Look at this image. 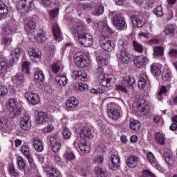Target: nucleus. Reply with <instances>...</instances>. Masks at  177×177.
Returning <instances> with one entry per match:
<instances>
[{"instance_id":"f257e3e1","label":"nucleus","mask_w":177,"mask_h":177,"mask_svg":"<svg viewBox=\"0 0 177 177\" xmlns=\"http://www.w3.org/2000/svg\"><path fill=\"white\" fill-rule=\"evenodd\" d=\"M73 32L75 35V37L77 38V41L80 45L83 46H88L86 44V25L84 23H80L77 25L73 26Z\"/></svg>"},{"instance_id":"f03ea898","label":"nucleus","mask_w":177,"mask_h":177,"mask_svg":"<svg viewBox=\"0 0 177 177\" xmlns=\"http://www.w3.org/2000/svg\"><path fill=\"white\" fill-rule=\"evenodd\" d=\"M118 48L120 49V57L124 64H128L132 60V55L127 52L128 43L122 40L118 42Z\"/></svg>"},{"instance_id":"7ed1b4c3","label":"nucleus","mask_w":177,"mask_h":177,"mask_svg":"<svg viewBox=\"0 0 177 177\" xmlns=\"http://www.w3.org/2000/svg\"><path fill=\"white\" fill-rule=\"evenodd\" d=\"M124 81L122 84L116 85L115 89L116 91H119L120 92H123L124 93H128V90L127 88L133 87V84H135V78L131 76H127L124 77Z\"/></svg>"},{"instance_id":"20e7f679","label":"nucleus","mask_w":177,"mask_h":177,"mask_svg":"<svg viewBox=\"0 0 177 177\" xmlns=\"http://www.w3.org/2000/svg\"><path fill=\"white\" fill-rule=\"evenodd\" d=\"M75 63L77 67L84 68L89 63V57L88 55L82 53H77L75 55Z\"/></svg>"},{"instance_id":"39448f33","label":"nucleus","mask_w":177,"mask_h":177,"mask_svg":"<svg viewBox=\"0 0 177 177\" xmlns=\"http://www.w3.org/2000/svg\"><path fill=\"white\" fill-rule=\"evenodd\" d=\"M13 64H15V58L11 59L10 62H8L5 58H0V75H5Z\"/></svg>"},{"instance_id":"423d86ee","label":"nucleus","mask_w":177,"mask_h":177,"mask_svg":"<svg viewBox=\"0 0 177 177\" xmlns=\"http://www.w3.org/2000/svg\"><path fill=\"white\" fill-rule=\"evenodd\" d=\"M49 140L53 151H54V153H57V151L60 150V147H62V140H60V137L57 135L53 134L50 136Z\"/></svg>"},{"instance_id":"0eeeda50","label":"nucleus","mask_w":177,"mask_h":177,"mask_svg":"<svg viewBox=\"0 0 177 177\" xmlns=\"http://www.w3.org/2000/svg\"><path fill=\"white\" fill-rule=\"evenodd\" d=\"M100 46L106 52H111V50L114 48V44L111 41L109 37L104 36L101 37L100 39Z\"/></svg>"},{"instance_id":"6e6552de","label":"nucleus","mask_w":177,"mask_h":177,"mask_svg":"<svg viewBox=\"0 0 177 177\" xmlns=\"http://www.w3.org/2000/svg\"><path fill=\"white\" fill-rule=\"evenodd\" d=\"M113 23L118 30H122L127 28V22H125V19L122 15H115Z\"/></svg>"},{"instance_id":"1a4fd4ad","label":"nucleus","mask_w":177,"mask_h":177,"mask_svg":"<svg viewBox=\"0 0 177 177\" xmlns=\"http://www.w3.org/2000/svg\"><path fill=\"white\" fill-rule=\"evenodd\" d=\"M20 127L24 131H28L31 128V120L27 114H24L21 116Z\"/></svg>"},{"instance_id":"9d476101","label":"nucleus","mask_w":177,"mask_h":177,"mask_svg":"<svg viewBox=\"0 0 177 177\" xmlns=\"http://www.w3.org/2000/svg\"><path fill=\"white\" fill-rule=\"evenodd\" d=\"M98 81L102 86L110 88L111 86V76L107 74L100 75L98 76Z\"/></svg>"},{"instance_id":"9b49d317","label":"nucleus","mask_w":177,"mask_h":177,"mask_svg":"<svg viewBox=\"0 0 177 177\" xmlns=\"http://www.w3.org/2000/svg\"><path fill=\"white\" fill-rule=\"evenodd\" d=\"M131 20L133 27H138L140 28V27H143V26H145V19L141 16L132 15L131 17Z\"/></svg>"},{"instance_id":"f8f14e48","label":"nucleus","mask_w":177,"mask_h":177,"mask_svg":"<svg viewBox=\"0 0 177 177\" xmlns=\"http://www.w3.org/2000/svg\"><path fill=\"white\" fill-rule=\"evenodd\" d=\"M17 9L19 13H28L30 7L27 6V0H19L17 3Z\"/></svg>"},{"instance_id":"ddd939ff","label":"nucleus","mask_w":177,"mask_h":177,"mask_svg":"<svg viewBox=\"0 0 177 177\" xmlns=\"http://www.w3.org/2000/svg\"><path fill=\"white\" fill-rule=\"evenodd\" d=\"M120 162H121V160L117 155H111L109 163V168L112 169V171H114L115 168H119Z\"/></svg>"},{"instance_id":"4468645a","label":"nucleus","mask_w":177,"mask_h":177,"mask_svg":"<svg viewBox=\"0 0 177 177\" xmlns=\"http://www.w3.org/2000/svg\"><path fill=\"white\" fill-rule=\"evenodd\" d=\"M135 106L137 107L139 111L142 113H149V105L146 104V102L143 99H140L137 102L135 103Z\"/></svg>"},{"instance_id":"2eb2a0df","label":"nucleus","mask_w":177,"mask_h":177,"mask_svg":"<svg viewBox=\"0 0 177 177\" xmlns=\"http://www.w3.org/2000/svg\"><path fill=\"white\" fill-rule=\"evenodd\" d=\"M149 62V59L145 55H140L135 58L134 59V64L136 66V67H138V68H140V67H143V66L146 65V63Z\"/></svg>"},{"instance_id":"dca6fc26","label":"nucleus","mask_w":177,"mask_h":177,"mask_svg":"<svg viewBox=\"0 0 177 177\" xmlns=\"http://www.w3.org/2000/svg\"><path fill=\"white\" fill-rule=\"evenodd\" d=\"M25 97L31 104H38L39 103V96L37 94L28 93L25 94Z\"/></svg>"},{"instance_id":"f3484780","label":"nucleus","mask_w":177,"mask_h":177,"mask_svg":"<svg viewBox=\"0 0 177 177\" xmlns=\"http://www.w3.org/2000/svg\"><path fill=\"white\" fill-rule=\"evenodd\" d=\"M47 121H49L48 114L45 112H39L36 118L35 124L40 125V124H44V122H47Z\"/></svg>"},{"instance_id":"a211bd4d","label":"nucleus","mask_w":177,"mask_h":177,"mask_svg":"<svg viewBox=\"0 0 177 177\" xmlns=\"http://www.w3.org/2000/svg\"><path fill=\"white\" fill-rule=\"evenodd\" d=\"M138 162H139V158H138V156L131 155L129 157L127 164L130 168H136V167L138 165Z\"/></svg>"},{"instance_id":"6ab92c4d","label":"nucleus","mask_w":177,"mask_h":177,"mask_svg":"<svg viewBox=\"0 0 177 177\" xmlns=\"http://www.w3.org/2000/svg\"><path fill=\"white\" fill-rule=\"evenodd\" d=\"M5 129L6 131H10L13 129V126L6 119L0 120V130Z\"/></svg>"},{"instance_id":"aec40b11","label":"nucleus","mask_w":177,"mask_h":177,"mask_svg":"<svg viewBox=\"0 0 177 177\" xmlns=\"http://www.w3.org/2000/svg\"><path fill=\"white\" fill-rule=\"evenodd\" d=\"M55 81L59 86H66L67 85V77L63 74L57 75Z\"/></svg>"},{"instance_id":"412c9836","label":"nucleus","mask_w":177,"mask_h":177,"mask_svg":"<svg viewBox=\"0 0 177 177\" xmlns=\"http://www.w3.org/2000/svg\"><path fill=\"white\" fill-rule=\"evenodd\" d=\"M108 115L112 120H117L121 117V112L118 109H111L108 111Z\"/></svg>"},{"instance_id":"4be33fe9","label":"nucleus","mask_w":177,"mask_h":177,"mask_svg":"<svg viewBox=\"0 0 177 177\" xmlns=\"http://www.w3.org/2000/svg\"><path fill=\"white\" fill-rule=\"evenodd\" d=\"M164 158L169 165H174V158H172V152L169 149H166L164 151Z\"/></svg>"},{"instance_id":"5701e85b","label":"nucleus","mask_w":177,"mask_h":177,"mask_svg":"<svg viewBox=\"0 0 177 177\" xmlns=\"http://www.w3.org/2000/svg\"><path fill=\"white\" fill-rule=\"evenodd\" d=\"M73 75H75V78L77 77L80 78L81 81H88V77L84 71H73Z\"/></svg>"},{"instance_id":"b1692460","label":"nucleus","mask_w":177,"mask_h":177,"mask_svg":"<svg viewBox=\"0 0 177 177\" xmlns=\"http://www.w3.org/2000/svg\"><path fill=\"white\" fill-rule=\"evenodd\" d=\"M66 106L68 109H75V107L78 106V100L74 97H71L66 101Z\"/></svg>"},{"instance_id":"393cba45","label":"nucleus","mask_w":177,"mask_h":177,"mask_svg":"<svg viewBox=\"0 0 177 177\" xmlns=\"http://www.w3.org/2000/svg\"><path fill=\"white\" fill-rule=\"evenodd\" d=\"M46 172L48 177H59L60 176V172L53 167H47L46 169Z\"/></svg>"},{"instance_id":"a878e982","label":"nucleus","mask_w":177,"mask_h":177,"mask_svg":"<svg viewBox=\"0 0 177 177\" xmlns=\"http://www.w3.org/2000/svg\"><path fill=\"white\" fill-rule=\"evenodd\" d=\"M176 30V28H175V26L173 24H169L165 26L164 32L165 35H169L170 37H172V35H175Z\"/></svg>"},{"instance_id":"bb28decb","label":"nucleus","mask_w":177,"mask_h":177,"mask_svg":"<svg viewBox=\"0 0 177 177\" xmlns=\"http://www.w3.org/2000/svg\"><path fill=\"white\" fill-rule=\"evenodd\" d=\"M53 34L55 39H60V37H62V31L57 24H54L53 26Z\"/></svg>"},{"instance_id":"cd10ccee","label":"nucleus","mask_w":177,"mask_h":177,"mask_svg":"<svg viewBox=\"0 0 177 177\" xmlns=\"http://www.w3.org/2000/svg\"><path fill=\"white\" fill-rule=\"evenodd\" d=\"M29 55L30 56L33 62H38L39 60V56H41V53L39 51L37 52V50L34 48H31L28 51Z\"/></svg>"},{"instance_id":"c85d7f7f","label":"nucleus","mask_w":177,"mask_h":177,"mask_svg":"<svg viewBox=\"0 0 177 177\" xmlns=\"http://www.w3.org/2000/svg\"><path fill=\"white\" fill-rule=\"evenodd\" d=\"M129 127L132 131H135L136 132L140 129V122L138 120L131 119L129 122Z\"/></svg>"},{"instance_id":"c756f323","label":"nucleus","mask_w":177,"mask_h":177,"mask_svg":"<svg viewBox=\"0 0 177 177\" xmlns=\"http://www.w3.org/2000/svg\"><path fill=\"white\" fill-rule=\"evenodd\" d=\"M35 38L37 42H42V43L46 42L48 39V38H46V33L44 30H39L37 32V36L35 37Z\"/></svg>"},{"instance_id":"7c9ffc66","label":"nucleus","mask_w":177,"mask_h":177,"mask_svg":"<svg viewBox=\"0 0 177 177\" xmlns=\"http://www.w3.org/2000/svg\"><path fill=\"white\" fill-rule=\"evenodd\" d=\"M12 81L14 84H16V85H21V84L24 82V76H23V74L21 73L15 75L12 77Z\"/></svg>"},{"instance_id":"2f4dec72","label":"nucleus","mask_w":177,"mask_h":177,"mask_svg":"<svg viewBox=\"0 0 177 177\" xmlns=\"http://www.w3.org/2000/svg\"><path fill=\"white\" fill-rule=\"evenodd\" d=\"M94 172L96 174L97 177H107L109 176V172L107 171L102 169L100 167H95Z\"/></svg>"},{"instance_id":"473e14b6","label":"nucleus","mask_w":177,"mask_h":177,"mask_svg":"<svg viewBox=\"0 0 177 177\" xmlns=\"http://www.w3.org/2000/svg\"><path fill=\"white\" fill-rule=\"evenodd\" d=\"M147 82H149V80L147 79V76L146 75H143L140 77V80L138 81V86L140 89H143L145 86L147 84Z\"/></svg>"},{"instance_id":"72a5a7b5","label":"nucleus","mask_w":177,"mask_h":177,"mask_svg":"<svg viewBox=\"0 0 177 177\" xmlns=\"http://www.w3.org/2000/svg\"><path fill=\"white\" fill-rule=\"evenodd\" d=\"M80 138L88 142L89 140V129L84 127L80 131Z\"/></svg>"},{"instance_id":"f704fd0d","label":"nucleus","mask_w":177,"mask_h":177,"mask_svg":"<svg viewBox=\"0 0 177 177\" xmlns=\"http://www.w3.org/2000/svg\"><path fill=\"white\" fill-rule=\"evenodd\" d=\"M15 32V28L10 25H7L3 28V33L5 35L12 37Z\"/></svg>"},{"instance_id":"c9c22d12","label":"nucleus","mask_w":177,"mask_h":177,"mask_svg":"<svg viewBox=\"0 0 177 177\" xmlns=\"http://www.w3.org/2000/svg\"><path fill=\"white\" fill-rule=\"evenodd\" d=\"M8 16V6L4 3H0V17L3 19Z\"/></svg>"},{"instance_id":"e433bc0d","label":"nucleus","mask_w":177,"mask_h":177,"mask_svg":"<svg viewBox=\"0 0 177 177\" xmlns=\"http://www.w3.org/2000/svg\"><path fill=\"white\" fill-rule=\"evenodd\" d=\"M93 6H95V10L93 12L95 16H100V15H103V12H104V8H103V6L97 5L96 3H94Z\"/></svg>"},{"instance_id":"4c0bfd02","label":"nucleus","mask_w":177,"mask_h":177,"mask_svg":"<svg viewBox=\"0 0 177 177\" xmlns=\"http://www.w3.org/2000/svg\"><path fill=\"white\" fill-rule=\"evenodd\" d=\"M33 146L35 151H38L39 153L44 150V146H42V142H41L39 140H35Z\"/></svg>"},{"instance_id":"58836bf2","label":"nucleus","mask_w":177,"mask_h":177,"mask_svg":"<svg viewBox=\"0 0 177 177\" xmlns=\"http://www.w3.org/2000/svg\"><path fill=\"white\" fill-rule=\"evenodd\" d=\"M36 27L35 21L30 20L28 22V24L25 26V30L26 32H30V31H32Z\"/></svg>"},{"instance_id":"ea45409f","label":"nucleus","mask_w":177,"mask_h":177,"mask_svg":"<svg viewBox=\"0 0 177 177\" xmlns=\"http://www.w3.org/2000/svg\"><path fill=\"white\" fill-rule=\"evenodd\" d=\"M151 71L153 75H160V74H161V70L160 69L157 64H151Z\"/></svg>"},{"instance_id":"a19ab883","label":"nucleus","mask_w":177,"mask_h":177,"mask_svg":"<svg viewBox=\"0 0 177 177\" xmlns=\"http://www.w3.org/2000/svg\"><path fill=\"white\" fill-rule=\"evenodd\" d=\"M35 80L38 81V82H43L44 80H45L44 73L41 71H37L35 74Z\"/></svg>"},{"instance_id":"79ce46f5","label":"nucleus","mask_w":177,"mask_h":177,"mask_svg":"<svg viewBox=\"0 0 177 177\" xmlns=\"http://www.w3.org/2000/svg\"><path fill=\"white\" fill-rule=\"evenodd\" d=\"M153 55L154 56H162L164 55V48L161 46H156L153 48Z\"/></svg>"},{"instance_id":"37998d69","label":"nucleus","mask_w":177,"mask_h":177,"mask_svg":"<svg viewBox=\"0 0 177 177\" xmlns=\"http://www.w3.org/2000/svg\"><path fill=\"white\" fill-rule=\"evenodd\" d=\"M79 148L81 151H82V153H85V154H88V153H89V146L86 142L80 144Z\"/></svg>"},{"instance_id":"c03bdc74","label":"nucleus","mask_w":177,"mask_h":177,"mask_svg":"<svg viewBox=\"0 0 177 177\" xmlns=\"http://www.w3.org/2000/svg\"><path fill=\"white\" fill-rule=\"evenodd\" d=\"M155 138L159 145H161L162 146L165 145V138H164V136H162V134L157 133Z\"/></svg>"},{"instance_id":"a18cd8bd","label":"nucleus","mask_w":177,"mask_h":177,"mask_svg":"<svg viewBox=\"0 0 177 177\" xmlns=\"http://www.w3.org/2000/svg\"><path fill=\"white\" fill-rule=\"evenodd\" d=\"M162 80H163V81H169V80H171L170 71L168 69H165L162 71Z\"/></svg>"},{"instance_id":"49530a36","label":"nucleus","mask_w":177,"mask_h":177,"mask_svg":"<svg viewBox=\"0 0 177 177\" xmlns=\"http://www.w3.org/2000/svg\"><path fill=\"white\" fill-rule=\"evenodd\" d=\"M133 46L134 48V50H136V52H138L139 53H142V52H143V46H142V44H139V42L133 41Z\"/></svg>"},{"instance_id":"de8ad7c7","label":"nucleus","mask_w":177,"mask_h":177,"mask_svg":"<svg viewBox=\"0 0 177 177\" xmlns=\"http://www.w3.org/2000/svg\"><path fill=\"white\" fill-rule=\"evenodd\" d=\"M97 62L100 66H107L109 64V59L103 58L102 56L97 57Z\"/></svg>"},{"instance_id":"09e8293b","label":"nucleus","mask_w":177,"mask_h":177,"mask_svg":"<svg viewBox=\"0 0 177 177\" xmlns=\"http://www.w3.org/2000/svg\"><path fill=\"white\" fill-rule=\"evenodd\" d=\"M31 64L29 62H25L22 64V71L26 73V74H30V67Z\"/></svg>"},{"instance_id":"8fccbe9b","label":"nucleus","mask_w":177,"mask_h":177,"mask_svg":"<svg viewBox=\"0 0 177 177\" xmlns=\"http://www.w3.org/2000/svg\"><path fill=\"white\" fill-rule=\"evenodd\" d=\"M153 13L158 17H162V16H164V12H162V7L161 6H157V8L154 9Z\"/></svg>"},{"instance_id":"3c124183","label":"nucleus","mask_w":177,"mask_h":177,"mask_svg":"<svg viewBox=\"0 0 177 177\" xmlns=\"http://www.w3.org/2000/svg\"><path fill=\"white\" fill-rule=\"evenodd\" d=\"M9 172H10V175H11V176L16 177L19 175V172L15 168V165H13V164H10Z\"/></svg>"},{"instance_id":"603ef678","label":"nucleus","mask_w":177,"mask_h":177,"mask_svg":"<svg viewBox=\"0 0 177 177\" xmlns=\"http://www.w3.org/2000/svg\"><path fill=\"white\" fill-rule=\"evenodd\" d=\"M64 157L67 161H73V160H75V158L74 153L71 151L66 152L64 155Z\"/></svg>"},{"instance_id":"864d4df0","label":"nucleus","mask_w":177,"mask_h":177,"mask_svg":"<svg viewBox=\"0 0 177 177\" xmlns=\"http://www.w3.org/2000/svg\"><path fill=\"white\" fill-rule=\"evenodd\" d=\"M62 135L64 139H70L71 138V132L67 127L64 128Z\"/></svg>"},{"instance_id":"5fc2aeb1","label":"nucleus","mask_w":177,"mask_h":177,"mask_svg":"<svg viewBox=\"0 0 177 177\" xmlns=\"http://www.w3.org/2000/svg\"><path fill=\"white\" fill-rule=\"evenodd\" d=\"M7 106H8V107H11V109H13L17 106V102L16 100H15V98L10 99L7 102Z\"/></svg>"},{"instance_id":"6e6d98bb","label":"nucleus","mask_w":177,"mask_h":177,"mask_svg":"<svg viewBox=\"0 0 177 177\" xmlns=\"http://www.w3.org/2000/svg\"><path fill=\"white\" fill-rule=\"evenodd\" d=\"M54 129L53 125L48 124L42 129L43 133H50Z\"/></svg>"},{"instance_id":"4d7b16f0","label":"nucleus","mask_w":177,"mask_h":177,"mask_svg":"<svg viewBox=\"0 0 177 177\" xmlns=\"http://www.w3.org/2000/svg\"><path fill=\"white\" fill-rule=\"evenodd\" d=\"M147 158L149 162L151 164L156 163V158L154 157V155L151 152H148L147 155Z\"/></svg>"},{"instance_id":"13d9d810","label":"nucleus","mask_w":177,"mask_h":177,"mask_svg":"<svg viewBox=\"0 0 177 177\" xmlns=\"http://www.w3.org/2000/svg\"><path fill=\"white\" fill-rule=\"evenodd\" d=\"M18 161V165L20 168V169H24L26 168V162H24V160L21 157H18L17 159Z\"/></svg>"},{"instance_id":"bf43d9fd","label":"nucleus","mask_w":177,"mask_h":177,"mask_svg":"<svg viewBox=\"0 0 177 177\" xmlns=\"http://www.w3.org/2000/svg\"><path fill=\"white\" fill-rule=\"evenodd\" d=\"M78 88H76V91H81V92L84 91H88V84H78Z\"/></svg>"},{"instance_id":"052dcab7","label":"nucleus","mask_w":177,"mask_h":177,"mask_svg":"<svg viewBox=\"0 0 177 177\" xmlns=\"http://www.w3.org/2000/svg\"><path fill=\"white\" fill-rule=\"evenodd\" d=\"M21 153H23L26 157H28V156H30V149H28V147L26 145L23 146L21 148Z\"/></svg>"},{"instance_id":"680f3d73","label":"nucleus","mask_w":177,"mask_h":177,"mask_svg":"<svg viewBox=\"0 0 177 177\" xmlns=\"http://www.w3.org/2000/svg\"><path fill=\"white\" fill-rule=\"evenodd\" d=\"M164 93H167V87L162 86L159 93H158V96H160V97H158V100H162V98H161V96H162V95H164Z\"/></svg>"},{"instance_id":"e2e57ef3","label":"nucleus","mask_w":177,"mask_h":177,"mask_svg":"<svg viewBox=\"0 0 177 177\" xmlns=\"http://www.w3.org/2000/svg\"><path fill=\"white\" fill-rule=\"evenodd\" d=\"M8 92V88L6 87L0 85V96H6Z\"/></svg>"},{"instance_id":"0e129e2a","label":"nucleus","mask_w":177,"mask_h":177,"mask_svg":"<svg viewBox=\"0 0 177 177\" xmlns=\"http://www.w3.org/2000/svg\"><path fill=\"white\" fill-rule=\"evenodd\" d=\"M59 15V8H55L50 11V17L55 19Z\"/></svg>"},{"instance_id":"69168bd1","label":"nucleus","mask_w":177,"mask_h":177,"mask_svg":"<svg viewBox=\"0 0 177 177\" xmlns=\"http://www.w3.org/2000/svg\"><path fill=\"white\" fill-rule=\"evenodd\" d=\"M103 156H95L94 158V162H95V164H102L103 163Z\"/></svg>"},{"instance_id":"338daca9","label":"nucleus","mask_w":177,"mask_h":177,"mask_svg":"<svg viewBox=\"0 0 177 177\" xmlns=\"http://www.w3.org/2000/svg\"><path fill=\"white\" fill-rule=\"evenodd\" d=\"M51 68L53 73H58L59 70H60V65L57 63H55L53 65H52Z\"/></svg>"},{"instance_id":"774afa93","label":"nucleus","mask_w":177,"mask_h":177,"mask_svg":"<svg viewBox=\"0 0 177 177\" xmlns=\"http://www.w3.org/2000/svg\"><path fill=\"white\" fill-rule=\"evenodd\" d=\"M169 55L171 57H177V49H174V48H172V49L170 50V51L169 52Z\"/></svg>"}]
</instances>
